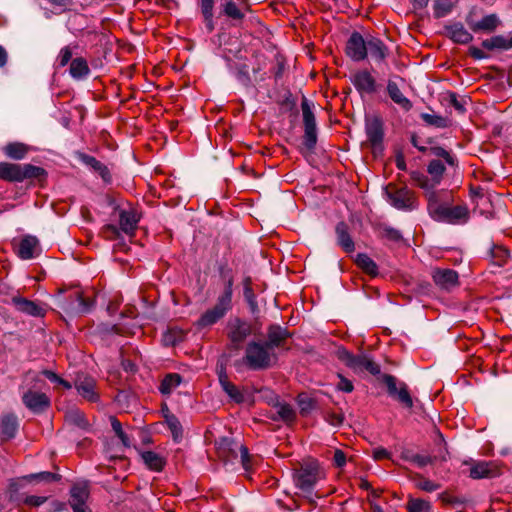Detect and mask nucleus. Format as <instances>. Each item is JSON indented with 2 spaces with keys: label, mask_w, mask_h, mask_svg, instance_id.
<instances>
[{
  "label": "nucleus",
  "mask_w": 512,
  "mask_h": 512,
  "mask_svg": "<svg viewBox=\"0 0 512 512\" xmlns=\"http://www.w3.org/2000/svg\"><path fill=\"white\" fill-rule=\"evenodd\" d=\"M356 264L359 268L371 276H376L378 274L377 264L367 254H358L356 257Z\"/></svg>",
  "instance_id": "39"
},
{
  "label": "nucleus",
  "mask_w": 512,
  "mask_h": 512,
  "mask_svg": "<svg viewBox=\"0 0 512 512\" xmlns=\"http://www.w3.org/2000/svg\"><path fill=\"white\" fill-rule=\"evenodd\" d=\"M420 117L427 125L436 128H447L450 126V120L447 117L429 113H422Z\"/></svg>",
  "instance_id": "45"
},
{
  "label": "nucleus",
  "mask_w": 512,
  "mask_h": 512,
  "mask_svg": "<svg viewBox=\"0 0 512 512\" xmlns=\"http://www.w3.org/2000/svg\"><path fill=\"white\" fill-rule=\"evenodd\" d=\"M1 436L4 440H10L15 437L18 430V421L15 415L7 414L1 419Z\"/></svg>",
  "instance_id": "27"
},
{
  "label": "nucleus",
  "mask_w": 512,
  "mask_h": 512,
  "mask_svg": "<svg viewBox=\"0 0 512 512\" xmlns=\"http://www.w3.org/2000/svg\"><path fill=\"white\" fill-rule=\"evenodd\" d=\"M90 491L86 482L75 483L70 489L69 505L73 512H91L87 506Z\"/></svg>",
  "instance_id": "10"
},
{
  "label": "nucleus",
  "mask_w": 512,
  "mask_h": 512,
  "mask_svg": "<svg viewBox=\"0 0 512 512\" xmlns=\"http://www.w3.org/2000/svg\"><path fill=\"white\" fill-rule=\"evenodd\" d=\"M69 72L72 78L80 80L86 78L90 74V68L86 59L76 57L70 63Z\"/></svg>",
  "instance_id": "32"
},
{
  "label": "nucleus",
  "mask_w": 512,
  "mask_h": 512,
  "mask_svg": "<svg viewBox=\"0 0 512 512\" xmlns=\"http://www.w3.org/2000/svg\"><path fill=\"white\" fill-rule=\"evenodd\" d=\"M182 381V378L177 373H170L167 374L164 379L162 380L159 390L162 394L168 395L170 394L175 388H177Z\"/></svg>",
  "instance_id": "38"
},
{
  "label": "nucleus",
  "mask_w": 512,
  "mask_h": 512,
  "mask_svg": "<svg viewBox=\"0 0 512 512\" xmlns=\"http://www.w3.org/2000/svg\"><path fill=\"white\" fill-rule=\"evenodd\" d=\"M8 303L11 304L18 313L30 317L43 318L46 315L44 305L22 296L19 292L13 294Z\"/></svg>",
  "instance_id": "8"
},
{
  "label": "nucleus",
  "mask_w": 512,
  "mask_h": 512,
  "mask_svg": "<svg viewBox=\"0 0 512 512\" xmlns=\"http://www.w3.org/2000/svg\"><path fill=\"white\" fill-rule=\"evenodd\" d=\"M222 6H223L224 14L231 19L241 20L245 16V14L240 10V8L232 0H224Z\"/></svg>",
  "instance_id": "49"
},
{
  "label": "nucleus",
  "mask_w": 512,
  "mask_h": 512,
  "mask_svg": "<svg viewBox=\"0 0 512 512\" xmlns=\"http://www.w3.org/2000/svg\"><path fill=\"white\" fill-rule=\"evenodd\" d=\"M214 0H200V9L207 29L211 32L214 29L213 21Z\"/></svg>",
  "instance_id": "41"
},
{
  "label": "nucleus",
  "mask_w": 512,
  "mask_h": 512,
  "mask_svg": "<svg viewBox=\"0 0 512 512\" xmlns=\"http://www.w3.org/2000/svg\"><path fill=\"white\" fill-rule=\"evenodd\" d=\"M276 408H277L278 417H273L274 420L280 419L287 423L295 420L296 413L291 405L283 403V404H278L276 406Z\"/></svg>",
  "instance_id": "47"
},
{
  "label": "nucleus",
  "mask_w": 512,
  "mask_h": 512,
  "mask_svg": "<svg viewBox=\"0 0 512 512\" xmlns=\"http://www.w3.org/2000/svg\"><path fill=\"white\" fill-rule=\"evenodd\" d=\"M481 45L484 49L489 51L508 50L512 48V36L510 38H506L503 35H496L483 40Z\"/></svg>",
  "instance_id": "26"
},
{
  "label": "nucleus",
  "mask_w": 512,
  "mask_h": 512,
  "mask_svg": "<svg viewBox=\"0 0 512 512\" xmlns=\"http://www.w3.org/2000/svg\"><path fill=\"white\" fill-rule=\"evenodd\" d=\"M367 138L372 144H378L383 138L382 122L379 118L375 117L366 123Z\"/></svg>",
  "instance_id": "30"
},
{
  "label": "nucleus",
  "mask_w": 512,
  "mask_h": 512,
  "mask_svg": "<svg viewBox=\"0 0 512 512\" xmlns=\"http://www.w3.org/2000/svg\"><path fill=\"white\" fill-rule=\"evenodd\" d=\"M304 127H316V120L310 102L304 97L301 102Z\"/></svg>",
  "instance_id": "48"
},
{
  "label": "nucleus",
  "mask_w": 512,
  "mask_h": 512,
  "mask_svg": "<svg viewBox=\"0 0 512 512\" xmlns=\"http://www.w3.org/2000/svg\"><path fill=\"white\" fill-rule=\"evenodd\" d=\"M336 235L338 244L342 247L345 252H353L355 250V244L350 234L348 233V227L344 222H339L336 226Z\"/></svg>",
  "instance_id": "28"
},
{
  "label": "nucleus",
  "mask_w": 512,
  "mask_h": 512,
  "mask_svg": "<svg viewBox=\"0 0 512 512\" xmlns=\"http://www.w3.org/2000/svg\"><path fill=\"white\" fill-rule=\"evenodd\" d=\"M278 361L276 351L270 349L262 340H251L246 344L243 357L234 366L252 371H263L273 367Z\"/></svg>",
  "instance_id": "2"
},
{
  "label": "nucleus",
  "mask_w": 512,
  "mask_h": 512,
  "mask_svg": "<svg viewBox=\"0 0 512 512\" xmlns=\"http://www.w3.org/2000/svg\"><path fill=\"white\" fill-rule=\"evenodd\" d=\"M339 382L337 384V390L346 393H351L354 390L353 383L341 374H338Z\"/></svg>",
  "instance_id": "57"
},
{
  "label": "nucleus",
  "mask_w": 512,
  "mask_h": 512,
  "mask_svg": "<svg viewBox=\"0 0 512 512\" xmlns=\"http://www.w3.org/2000/svg\"><path fill=\"white\" fill-rule=\"evenodd\" d=\"M325 478V473L316 460H308L294 470L295 486L304 493H311L316 484Z\"/></svg>",
  "instance_id": "4"
},
{
  "label": "nucleus",
  "mask_w": 512,
  "mask_h": 512,
  "mask_svg": "<svg viewBox=\"0 0 512 512\" xmlns=\"http://www.w3.org/2000/svg\"><path fill=\"white\" fill-rule=\"evenodd\" d=\"M220 273L225 284L224 291L218 296L216 304L201 315L197 322L200 327L217 323L232 308L234 277L228 268H222Z\"/></svg>",
  "instance_id": "3"
},
{
  "label": "nucleus",
  "mask_w": 512,
  "mask_h": 512,
  "mask_svg": "<svg viewBox=\"0 0 512 512\" xmlns=\"http://www.w3.org/2000/svg\"><path fill=\"white\" fill-rule=\"evenodd\" d=\"M244 297L250 305H254L255 294L251 288V282L249 278L245 279L244 281Z\"/></svg>",
  "instance_id": "60"
},
{
  "label": "nucleus",
  "mask_w": 512,
  "mask_h": 512,
  "mask_svg": "<svg viewBox=\"0 0 512 512\" xmlns=\"http://www.w3.org/2000/svg\"><path fill=\"white\" fill-rule=\"evenodd\" d=\"M449 103L455 108V110L463 114L466 112L467 99L464 97L459 98L455 93H450Z\"/></svg>",
  "instance_id": "54"
},
{
  "label": "nucleus",
  "mask_w": 512,
  "mask_h": 512,
  "mask_svg": "<svg viewBox=\"0 0 512 512\" xmlns=\"http://www.w3.org/2000/svg\"><path fill=\"white\" fill-rule=\"evenodd\" d=\"M237 450L240 451V457L241 462L243 465V468L245 470H248L251 467L250 464V455L248 452L247 447L244 445L238 444L232 439L229 438H223L221 439L219 443V452L221 455L230 457V458H236L237 457Z\"/></svg>",
  "instance_id": "11"
},
{
  "label": "nucleus",
  "mask_w": 512,
  "mask_h": 512,
  "mask_svg": "<svg viewBox=\"0 0 512 512\" xmlns=\"http://www.w3.org/2000/svg\"><path fill=\"white\" fill-rule=\"evenodd\" d=\"M433 8L435 18H443L452 11L453 3L451 0H435Z\"/></svg>",
  "instance_id": "50"
},
{
  "label": "nucleus",
  "mask_w": 512,
  "mask_h": 512,
  "mask_svg": "<svg viewBox=\"0 0 512 512\" xmlns=\"http://www.w3.org/2000/svg\"><path fill=\"white\" fill-rule=\"evenodd\" d=\"M406 508L408 512H432L430 502L420 498H410Z\"/></svg>",
  "instance_id": "46"
},
{
  "label": "nucleus",
  "mask_w": 512,
  "mask_h": 512,
  "mask_svg": "<svg viewBox=\"0 0 512 512\" xmlns=\"http://www.w3.org/2000/svg\"><path fill=\"white\" fill-rule=\"evenodd\" d=\"M103 232L107 235V236H118L119 234V230L118 228L115 226V225H106L104 228H103Z\"/></svg>",
  "instance_id": "64"
},
{
  "label": "nucleus",
  "mask_w": 512,
  "mask_h": 512,
  "mask_svg": "<svg viewBox=\"0 0 512 512\" xmlns=\"http://www.w3.org/2000/svg\"><path fill=\"white\" fill-rule=\"evenodd\" d=\"M72 50L69 46L63 47L57 57V63L59 67L66 66L69 62L72 61Z\"/></svg>",
  "instance_id": "56"
},
{
  "label": "nucleus",
  "mask_w": 512,
  "mask_h": 512,
  "mask_svg": "<svg viewBox=\"0 0 512 512\" xmlns=\"http://www.w3.org/2000/svg\"><path fill=\"white\" fill-rule=\"evenodd\" d=\"M317 143V127H304L303 144L307 150L312 151Z\"/></svg>",
  "instance_id": "51"
},
{
  "label": "nucleus",
  "mask_w": 512,
  "mask_h": 512,
  "mask_svg": "<svg viewBox=\"0 0 512 512\" xmlns=\"http://www.w3.org/2000/svg\"><path fill=\"white\" fill-rule=\"evenodd\" d=\"M410 175H411V179L415 182V184L425 190V196L427 199H428L429 192H436L434 190L435 187H434L433 183L428 178V176H426L425 174L418 172V171H412Z\"/></svg>",
  "instance_id": "42"
},
{
  "label": "nucleus",
  "mask_w": 512,
  "mask_h": 512,
  "mask_svg": "<svg viewBox=\"0 0 512 512\" xmlns=\"http://www.w3.org/2000/svg\"><path fill=\"white\" fill-rule=\"evenodd\" d=\"M291 336L290 332L277 324H272L267 328V340L263 341L271 350L284 348L287 339Z\"/></svg>",
  "instance_id": "16"
},
{
  "label": "nucleus",
  "mask_w": 512,
  "mask_h": 512,
  "mask_svg": "<svg viewBox=\"0 0 512 512\" xmlns=\"http://www.w3.org/2000/svg\"><path fill=\"white\" fill-rule=\"evenodd\" d=\"M74 386L78 394L90 402L98 400V393L96 392V380L84 373H79L76 376Z\"/></svg>",
  "instance_id": "12"
},
{
  "label": "nucleus",
  "mask_w": 512,
  "mask_h": 512,
  "mask_svg": "<svg viewBox=\"0 0 512 512\" xmlns=\"http://www.w3.org/2000/svg\"><path fill=\"white\" fill-rule=\"evenodd\" d=\"M0 179L9 182H21V165L0 162Z\"/></svg>",
  "instance_id": "25"
},
{
  "label": "nucleus",
  "mask_w": 512,
  "mask_h": 512,
  "mask_svg": "<svg viewBox=\"0 0 512 512\" xmlns=\"http://www.w3.org/2000/svg\"><path fill=\"white\" fill-rule=\"evenodd\" d=\"M219 382L222 389L233 401H235L236 403L244 402L245 397L243 392L236 385L231 383L226 375L221 374L219 376Z\"/></svg>",
  "instance_id": "33"
},
{
  "label": "nucleus",
  "mask_w": 512,
  "mask_h": 512,
  "mask_svg": "<svg viewBox=\"0 0 512 512\" xmlns=\"http://www.w3.org/2000/svg\"><path fill=\"white\" fill-rule=\"evenodd\" d=\"M22 401L34 413H40L50 405V399L45 393L32 390H28L23 394Z\"/></svg>",
  "instance_id": "18"
},
{
  "label": "nucleus",
  "mask_w": 512,
  "mask_h": 512,
  "mask_svg": "<svg viewBox=\"0 0 512 512\" xmlns=\"http://www.w3.org/2000/svg\"><path fill=\"white\" fill-rule=\"evenodd\" d=\"M351 82L360 95H371L377 90L376 80L367 70H361L354 73L351 76Z\"/></svg>",
  "instance_id": "15"
},
{
  "label": "nucleus",
  "mask_w": 512,
  "mask_h": 512,
  "mask_svg": "<svg viewBox=\"0 0 512 512\" xmlns=\"http://www.w3.org/2000/svg\"><path fill=\"white\" fill-rule=\"evenodd\" d=\"M46 176V171L42 167L32 164L21 165V182L26 179H42Z\"/></svg>",
  "instance_id": "40"
},
{
  "label": "nucleus",
  "mask_w": 512,
  "mask_h": 512,
  "mask_svg": "<svg viewBox=\"0 0 512 512\" xmlns=\"http://www.w3.org/2000/svg\"><path fill=\"white\" fill-rule=\"evenodd\" d=\"M401 457L402 459L415 464L419 468H423L429 464H432L436 460V457L430 455L416 454L410 450L403 451Z\"/></svg>",
  "instance_id": "36"
},
{
  "label": "nucleus",
  "mask_w": 512,
  "mask_h": 512,
  "mask_svg": "<svg viewBox=\"0 0 512 512\" xmlns=\"http://www.w3.org/2000/svg\"><path fill=\"white\" fill-rule=\"evenodd\" d=\"M78 159L87 167H89L92 171L99 174V176L102 178V180L105 183H110L112 180V176L110 173V170L108 167L97 160L95 157L85 154V153H78Z\"/></svg>",
  "instance_id": "20"
},
{
  "label": "nucleus",
  "mask_w": 512,
  "mask_h": 512,
  "mask_svg": "<svg viewBox=\"0 0 512 512\" xmlns=\"http://www.w3.org/2000/svg\"><path fill=\"white\" fill-rule=\"evenodd\" d=\"M140 455L144 464L152 471L160 472L166 464L165 459L154 451H143Z\"/></svg>",
  "instance_id": "29"
},
{
  "label": "nucleus",
  "mask_w": 512,
  "mask_h": 512,
  "mask_svg": "<svg viewBox=\"0 0 512 512\" xmlns=\"http://www.w3.org/2000/svg\"><path fill=\"white\" fill-rule=\"evenodd\" d=\"M227 329V336L235 348H239L246 338L252 334L251 324L238 317L230 319Z\"/></svg>",
  "instance_id": "9"
},
{
  "label": "nucleus",
  "mask_w": 512,
  "mask_h": 512,
  "mask_svg": "<svg viewBox=\"0 0 512 512\" xmlns=\"http://www.w3.org/2000/svg\"><path fill=\"white\" fill-rule=\"evenodd\" d=\"M448 37L457 44H468L473 40L472 34L460 22L445 27Z\"/></svg>",
  "instance_id": "22"
},
{
  "label": "nucleus",
  "mask_w": 512,
  "mask_h": 512,
  "mask_svg": "<svg viewBox=\"0 0 512 512\" xmlns=\"http://www.w3.org/2000/svg\"><path fill=\"white\" fill-rule=\"evenodd\" d=\"M22 480L27 482H56L60 480V475L49 472V471H43L39 473H33L22 477Z\"/></svg>",
  "instance_id": "44"
},
{
  "label": "nucleus",
  "mask_w": 512,
  "mask_h": 512,
  "mask_svg": "<svg viewBox=\"0 0 512 512\" xmlns=\"http://www.w3.org/2000/svg\"><path fill=\"white\" fill-rule=\"evenodd\" d=\"M417 488L426 491V492H434L440 488L439 484H436L433 481L428 479H424L421 477V480L416 484Z\"/></svg>",
  "instance_id": "58"
},
{
  "label": "nucleus",
  "mask_w": 512,
  "mask_h": 512,
  "mask_svg": "<svg viewBox=\"0 0 512 512\" xmlns=\"http://www.w3.org/2000/svg\"><path fill=\"white\" fill-rule=\"evenodd\" d=\"M431 154H433L436 157L442 158L445 160V162L450 166L456 165V159L453 157L446 149L440 146L431 147L430 149Z\"/></svg>",
  "instance_id": "52"
},
{
  "label": "nucleus",
  "mask_w": 512,
  "mask_h": 512,
  "mask_svg": "<svg viewBox=\"0 0 512 512\" xmlns=\"http://www.w3.org/2000/svg\"><path fill=\"white\" fill-rule=\"evenodd\" d=\"M337 358L355 373L369 372L378 375L381 372L380 366L366 354L354 355L347 349L341 347L336 351Z\"/></svg>",
  "instance_id": "6"
},
{
  "label": "nucleus",
  "mask_w": 512,
  "mask_h": 512,
  "mask_svg": "<svg viewBox=\"0 0 512 512\" xmlns=\"http://www.w3.org/2000/svg\"><path fill=\"white\" fill-rule=\"evenodd\" d=\"M467 24L473 32H494L500 24L499 17L496 14L484 16L480 21H472L469 17L466 19Z\"/></svg>",
  "instance_id": "21"
},
{
  "label": "nucleus",
  "mask_w": 512,
  "mask_h": 512,
  "mask_svg": "<svg viewBox=\"0 0 512 512\" xmlns=\"http://www.w3.org/2000/svg\"><path fill=\"white\" fill-rule=\"evenodd\" d=\"M334 464L341 468L346 464V455L342 450H336L333 457Z\"/></svg>",
  "instance_id": "61"
},
{
  "label": "nucleus",
  "mask_w": 512,
  "mask_h": 512,
  "mask_svg": "<svg viewBox=\"0 0 512 512\" xmlns=\"http://www.w3.org/2000/svg\"><path fill=\"white\" fill-rule=\"evenodd\" d=\"M499 475H501V468L494 461L473 462L469 472L472 479L494 478Z\"/></svg>",
  "instance_id": "13"
},
{
  "label": "nucleus",
  "mask_w": 512,
  "mask_h": 512,
  "mask_svg": "<svg viewBox=\"0 0 512 512\" xmlns=\"http://www.w3.org/2000/svg\"><path fill=\"white\" fill-rule=\"evenodd\" d=\"M488 256L492 264L501 267L507 262L510 255L505 247L491 244L488 250Z\"/></svg>",
  "instance_id": "34"
},
{
  "label": "nucleus",
  "mask_w": 512,
  "mask_h": 512,
  "mask_svg": "<svg viewBox=\"0 0 512 512\" xmlns=\"http://www.w3.org/2000/svg\"><path fill=\"white\" fill-rule=\"evenodd\" d=\"M387 93L394 103L399 105L404 111H410L412 109V102L404 96L399 89L398 85L394 81H388Z\"/></svg>",
  "instance_id": "24"
},
{
  "label": "nucleus",
  "mask_w": 512,
  "mask_h": 512,
  "mask_svg": "<svg viewBox=\"0 0 512 512\" xmlns=\"http://www.w3.org/2000/svg\"><path fill=\"white\" fill-rule=\"evenodd\" d=\"M469 54L472 58L476 60L486 59L488 58V55L480 48L471 46L469 48Z\"/></svg>",
  "instance_id": "63"
},
{
  "label": "nucleus",
  "mask_w": 512,
  "mask_h": 512,
  "mask_svg": "<svg viewBox=\"0 0 512 512\" xmlns=\"http://www.w3.org/2000/svg\"><path fill=\"white\" fill-rule=\"evenodd\" d=\"M432 278L435 284L444 290H451L458 286V273L455 270L448 268H437L432 272Z\"/></svg>",
  "instance_id": "17"
},
{
  "label": "nucleus",
  "mask_w": 512,
  "mask_h": 512,
  "mask_svg": "<svg viewBox=\"0 0 512 512\" xmlns=\"http://www.w3.org/2000/svg\"><path fill=\"white\" fill-rule=\"evenodd\" d=\"M3 151L5 155L14 160H21L25 158L27 153L29 152V147L21 142H12L8 143Z\"/></svg>",
  "instance_id": "35"
},
{
  "label": "nucleus",
  "mask_w": 512,
  "mask_h": 512,
  "mask_svg": "<svg viewBox=\"0 0 512 512\" xmlns=\"http://www.w3.org/2000/svg\"><path fill=\"white\" fill-rule=\"evenodd\" d=\"M382 380L387 387V392L390 397L398 401L404 408H413V398L404 382H400L397 386V379L393 375L389 374L383 375Z\"/></svg>",
  "instance_id": "7"
},
{
  "label": "nucleus",
  "mask_w": 512,
  "mask_h": 512,
  "mask_svg": "<svg viewBox=\"0 0 512 512\" xmlns=\"http://www.w3.org/2000/svg\"><path fill=\"white\" fill-rule=\"evenodd\" d=\"M326 420L333 426H339L343 422V415L331 412L327 414Z\"/></svg>",
  "instance_id": "62"
},
{
  "label": "nucleus",
  "mask_w": 512,
  "mask_h": 512,
  "mask_svg": "<svg viewBox=\"0 0 512 512\" xmlns=\"http://www.w3.org/2000/svg\"><path fill=\"white\" fill-rule=\"evenodd\" d=\"M47 497L45 496H35V495H31V496H27L25 499H24V504L28 505V506H31V507H39L41 506L42 504H44L46 501H47Z\"/></svg>",
  "instance_id": "59"
},
{
  "label": "nucleus",
  "mask_w": 512,
  "mask_h": 512,
  "mask_svg": "<svg viewBox=\"0 0 512 512\" xmlns=\"http://www.w3.org/2000/svg\"><path fill=\"white\" fill-rule=\"evenodd\" d=\"M66 420L74 424L80 428H85L87 426V421L85 419V416L82 412L78 410H72L66 415Z\"/></svg>",
  "instance_id": "53"
},
{
  "label": "nucleus",
  "mask_w": 512,
  "mask_h": 512,
  "mask_svg": "<svg viewBox=\"0 0 512 512\" xmlns=\"http://www.w3.org/2000/svg\"><path fill=\"white\" fill-rule=\"evenodd\" d=\"M445 170L446 168L441 160L435 159L429 162L427 172L431 176L430 180L434 187L440 184Z\"/></svg>",
  "instance_id": "37"
},
{
  "label": "nucleus",
  "mask_w": 512,
  "mask_h": 512,
  "mask_svg": "<svg viewBox=\"0 0 512 512\" xmlns=\"http://www.w3.org/2000/svg\"><path fill=\"white\" fill-rule=\"evenodd\" d=\"M165 422L172 433L174 441L179 442L182 439L183 430L178 418L173 414H167Z\"/></svg>",
  "instance_id": "43"
},
{
  "label": "nucleus",
  "mask_w": 512,
  "mask_h": 512,
  "mask_svg": "<svg viewBox=\"0 0 512 512\" xmlns=\"http://www.w3.org/2000/svg\"><path fill=\"white\" fill-rule=\"evenodd\" d=\"M346 54L353 61H362L367 57V40L358 32H353L346 44Z\"/></svg>",
  "instance_id": "14"
},
{
  "label": "nucleus",
  "mask_w": 512,
  "mask_h": 512,
  "mask_svg": "<svg viewBox=\"0 0 512 512\" xmlns=\"http://www.w3.org/2000/svg\"><path fill=\"white\" fill-rule=\"evenodd\" d=\"M139 217L133 210H122L119 214L120 229L128 235H133L137 228Z\"/></svg>",
  "instance_id": "23"
},
{
  "label": "nucleus",
  "mask_w": 512,
  "mask_h": 512,
  "mask_svg": "<svg viewBox=\"0 0 512 512\" xmlns=\"http://www.w3.org/2000/svg\"><path fill=\"white\" fill-rule=\"evenodd\" d=\"M385 195L388 202L398 210L413 211L418 208L415 193L406 186L390 183L385 187Z\"/></svg>",
  "instance_id": "5"
},
{
  "label": "nucleus",
  "mask_w": 512,
  "mask_h": 512,
  "mask_svg": "<svg viewBox=\"0 0 512 512\" xmlns=\"http://www.w3.org/2000/svg\"><path fill=\"white\" fill-rule=\"evenodd\" d=\"M377 61H383L388 54L385 44L378 38L371 37L367 40V54Z\"/></svg>",
  "instance_id": "31"
},
{
  "label": "nucleus",
  "mask_w": 512,
  "mask_h": 512,
  "mask_svg": "<svg viewBox=\"0 0 512 512\" xmlns=\"http://www.w3.org/2000/svg\"><path fill=\"white\" fill-rule=\"evenodd\" d=\"M16 254L22 260H29L38 254L39 241L35 236H24L15 247Z\"/></svg>",
  "instance_id": "19"
},
{
  "label": "nucleus",
  "mask_w": 512,
  "mask_h": 512,
  "mask_svg": "<svg viewBox=\"0 0 512 512\" xmlns=\"http://www.w3.org/2000/svg\"><path fill=\"white\" fill-rule=\"evenodd\" d=\"M447 193L429 192L427 211L430 217L438 222L452 225L466 224L470 219V212L466 205L451 206L446 197Z\"/></svg>",
  "instance_id": "1"
},
{
  "label": "nucleus",
  "mask_w": 512,
  "mask_h": 512,
  "mask_svg": "<svg viewBox=\"0 0 512 512\" xmlns=\"http://www.w3.org/2000/svg\"><path fill=\"white\" fill-rule=\"evenodd\" d=\"M182 340V333L180 331H177V330H168L164 335H163V343L164 345L166 346H174L177 342L181 341Z\"/></svg>",
  "instance_id": "55"
}]
</instances>
